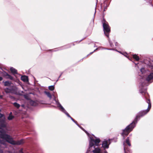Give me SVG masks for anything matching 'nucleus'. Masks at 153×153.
I'll use <instances>...</instances> for the list:
<instances>
[{"mask_svg": "<svg viewBox=\"0 0 153 153\" xmlns=\"http://www.w3.org/2000/svg\"><path fill=\"white\" fill-rule=\"evenodd\" d=\"M21 79L24 82H27L28 81V78L27 76H23L21 77Z\"/></svg>", "mask_w": 153, "mask_h": 153, "instance_id": "f8f14e48", "label": "nucleus"}, {"mask_svg": "<svg viewBox=\"0 0 153 153\" xmlns=\"http://www.w3.org/2000/svg\"><path fill=\"white\" fill-rule=\"evenodd\" d=\"M116 51H117V52H118L120 53H122L120 51H117V50H116Z\"/></svg>", "mask_w": 153, "mask_h": 153, "instance_id": "2f4dec72", "label": "nucleus"}, {"mask_svg": "<svg viewBox=\"0 0 153 153\" xmlns=\"http://www.w3.org/2000/svg\"><path fill=\"white\" fill-rule=\"evenodd\" d=\"M117 42H116L115 43V46H117Z\"/></svg>", "mask_w": 153, "mask_h": 153, "instance_id": "7c9ffc66", "label": "nucleus"}, {"mask_svg": "<svg viewBox=\"0 0 153 153\" xmlns=\"http://www.w3.org/2000/svg\"><path fill=\"white\" fill-rule=\"evenodd\" d=\"M124 150L125 151V146H124Z\"/></svg>", "mask_w": 153, "mask_h": 153, "instance_id": "72a5a7b5", "label": "nucleus"}, {"mask_svg": "<svg viewBox=\"0 0 153 153\" xmlns=\"http://www.w3.org/2000/svg\"><path fill=\"white\" fill-rule=\"evenodd\" d=\"M109 140H105L103 142L102 144V148L104 150L105 149H108L109 147V144L108 143L109 142Z\"/></svg>", "mask_w": 153, "mask_h": 153, "instance_id": "1a4fd4ad", "label": "nucleus"}, {"mask_svg": "<svg viewBox=\"0 0 153 153\" xmlns=\"http://www.w3.org/2000/svg\"><path fill=\"white\" fill-rule=\"evenodd\" d=\"M18 153H24L23 152V149H21L19 150L18 151Z\"/></svg>", "mask_w": 153, "mask_h": 153, "instance_id": "a878e982", "label": "nucleus"}, {"mask_svg": "<svg viewBox=\"0 0 153 153\" xmlns=\"http://www.w3.org/2000/svg\"><path fill=\"white\" fill-rule=\"evenodd\" d=\"M62 74H61V75H60V76H59V78L60 77V76H61Z\"/></svg>", "mask_w": 153, "mask_h": 153, "instance_id": "f704fd0d", "label": "nucleus"}, {"mask_svg": "<svg viewBox=\"0 0 153 153\" xmlns=\"http://www.w3.org/2000/svg\"><path fill=\"white\" fill-rule=\"evenodd\" d=\"M2 97H3V96H2L0 95V98H2Z\"/></svg>", "mask_w": 153, "mask_h": 153, "instance_id": "473e14b6", "label": "nucleus"}, {"mask_svg": "<svg viewBox=\"0 0 153 153\" xmlns=\"http://www.w3.org/2000/svg\"><path fill=\"white\" fill-rule=\"evenodd\" d=\"M102 22L103 25V31L105 35L109 37V33L110 32V27L108 25L107 22H106L105 19H103Z\"/></svg>", "mask_w": 153, "mask_h": 153, "instance_id": "423d86ee", "label": "nucleus"}, {"mask_svg": "<svg viewBox=\"0 0 153 153\" xmlns=\"http://www.w3.org/2000/svg\"><path fill=\"white\" fill-rule=\"evenodd\" d=\"M4 116V115L0 113V118Z\"/></svg>", "mask_w": 153, "mask_h": 153, "instance_id": "bb28decb", "label": "nucleus"}, {"mask_svg": "<svg viewBox=\"0 0 153 153\" xmlns=\"http://www.w3.org/2000/svg\"><path fill=\"white\" fill-rule=\"evenodd\" d=\"M22 93H23V91H22Z\"/></svg>", "mask_w": 153, "mask_h": 153, "instance_id": "ea45409f", "label": "nucleus"}, {"mask_svg": "<svg viewBox=\"0 0 153 153\" xmlns=\"http://www.w3.org/2000/svg\"><path fill=\"white\" fill-rule=\"evenodd\" d=\"M108 40H109V44H110V45L111 46V47H112V43H111V42H110V41H109V39H108Z\"/></svg>", "mask_w": 153, "mask_h": 153, "instance_id": "cd10ccee", "label": "nucleus"}, {"mask_svg": "<svg viewBox=\"0 0 153 153\" xmlns=\"http://www.w3.org/2000/svg\"><path fill=\"white\" fill-rule=\"evenodd\" d=\"M2 78L0 76V81H1L2 80Z\"/></svg>", "mask_w": 153, "mask_h": 153, "instance_id": "c756f323", "label": "nucleus"}, {"mask_svg": "<svg viewBox=\"0 0 153 153\" xmlns=\"http://www.w3.org/2000/svg\"><path fill=\"white\" fill-rule=\"evenodd\" d=\"M97 49V48L93 52H91L90 54H91L92 53L94 52Z\"/></svg>", "mask_w": 153, "mask_h": 153, "instance_id": "c85d7f7f", "label": "nucleus"}, {"mask_svg": "<svg viewBox=\"0 0 153 153\" xmlns=\"http://www.w3.org/2000/svg\"><path fill=\"white\" fill-rule=\"evenodd\" d=\"M10 71L14 74H17V70L13 67L10 68Z\"/></svg>", "mask_w": 153, "mask_h": 153, "instance_id": "4468645a", "label": "nucleus"}, {"mask_svg": "<svg viewBox=\"0 0 153 153\" xmlns=\"http://www.w3.org/2000/svg\"><path fill=\"white\" fill-rule=\"evenodd\" d=\"M133 58L137 61H138L139 60V57L136 54L133 55Z\"/></svg>", "mask_w": 153, "mask_h": 153, "instance_id": "aec40b11", "label": "nucleus"}, {"mask_svg": "<svg viewBox=\"0 0 153 153\" xmlns=\"http://www.w3.org/2000/svg\"><path fill=\"white\" fill-rule=\"evenodd\" d=\"M149 71L145 68H143L140 69V72L139 73V76L141 77L140 85V92L142 95H148L146 93V86L149 85V82L153 79V73H152L146 79V76L148 74Z\"/></svg>", "mask_w": 153, "mask_h": 153, "instance_id": "f03ea898", "label": "nucleus"}, {"mask_svg": "<svg viewBox=\"0 0 153 153\" xmlns=\"http://www.w3.org/2000/svg\"><path fill=\"white\" fill-rule=\"evenodd\" d=\"M125 54H126V53H125Z\"/></svg>", "mask_w": 153, "mask_h": 153, "instance_id": "a19ab883", "label": "nucleus"}, {"mask_svg": "<svg viewBox=\"0 0 153 153\" xmlns=\"http://www.w3.org/2000/svg\"><path fill=\"white\" fill-rule=\"evenodd\" d=\"M53 100L55 101L56 104L57 105V106L59 108V110L62 112L63 111H65V109L60 104L58 100H56V99L55 97H54Z\"/></svg>", "mask_w": 153, "mask_h": 153, "instance_id": "0eeeda50", "label": "nucleus"}, {"mask_svg": "<svg viewBox=\"0 0 153 153\" xmlns=\"http://www.w3.org/2000/svg\"><path fill=\"white\" fill-rule=\"evenodd\" d=\"M145 98L146 100L147 103L148 104L147 109L140 112L138 115L136 116L134 119L133 121L130 125L127 126L124 129L122 130L123 131L121 133V135L123 137L124 139V138L125 136H127L135 127V125L138 120V118L142 117L146 114L149 111L151 108V105L150 99L147 100L146 98Z\"/></svg>", "mask_w": 153, "mask_h": 153, "instance_id": "7ed1b4c3", "label": "nucleus"}, {"mask_svg": "<svg viewBox=\"0 0 153 153\" xmlns=\"http://www.w3.org/2000/svg\"><path fill=\"white\" fill-rule=\"evenodd\" d=\"M45 93L47 96L50 99H51L52 96L50 92H48L45 91Z\"/></svg>", "mask_w": 153, "mask_h": 153, "instance_id": "a211bd4d", "label": "nucleus"}, {"mask_svg": "<svg viewBox=\"0 0 153 153\" xmlns=\"http://www.w3.org/2000/svg\"><path fill=\"white\" fill-rule=\"evenodd\" d=\"M94 137H90L88 148L86 153H94V149L95 146H98L100 142L99 138H97L94 136Z\"/></svg>", "mask_w": 153, "mask_h": 153, "instance_id": "20e7f679", "label": "nucleus"}, {"mask_svg": "<svg viewBox=\"0 0 153 153\" xmlns=\"http://www.w3.org/2000/svg\"><path fill=\"white\" fill-rule=\"evenodd\" d=\"M135 64V65H137V64H138V63H137V64Z\"/></svg>", "mask_w": 153, "mask_h": 153, "instance_id": "58836bf2", "label": "nucleus"}, {"mask_svg": "<svg viewBox=\"0 0 153 153\" xmlns=\"http://www.w3.org/2000/svg\"><path fill=\"white\" fill-rule=\"evenodd\" d=\"M94 137H90L88 148L86 153H94V149L95 146H98L100 142L99 138H97L94 136Z\"/></svg>", "mask_w": 153, "mask_h": 153, "instance_id": "39448f33", "label": "nucleus"}, {"mask_svg": "<svg viewBox=\"0 0 153 153\" xmlns=\"http://www.w3.org/2000/svg\"><path fill=\"white\" fill-rule=\"evenodd\" d=\"M108 50H113V49H107Z\"/></svg>", "mask_w": 153, "mask_h": 153, "instance_id": "e433bc0d", "label": "nucleus"}, {"mask_svg": "<svg viewBox=\"0 0 153 153\" xmlns=\"http://www.w3.org/2000/svg\"><path fill=\"white\" fill-rule=\"evenodd\" d=\"M0 143H1L4 144L2 142H1V140H0Z\"/></svg>", "mask_w": 153, "mask_h": 153, "instance_id": "c9c22d12", "label": "nucleus"}, {"mask_svg": "<svg viewBox=\"0 0 153 153\" xmlns=\"http://www.w3.org/2000/svg\"><path fill=\"white\" fill-rule=\"evenodd\" d=\"M11 82L9 81H6L4 82V85L5 86H10L11 85Z\"/></svg>", "mask_w": 153, "mask_h": 153, "instance_id": "f3484780", "label": "nucleus"}, {"mask_svg": "<svg viewBox=\"0 0 153 153\" xmlns=\"http://www.w3.org/2000/svg\"><path fill=\"white\" fill-rule=\"evenodd\" d=\"M95 146H94V153H108L106 150H105L103 152L98 147L95 148Z\"/></svg>", "mask_w": 153, "mask_h": 153, "instance_id": "6e6552de", "label": "nucleus"}, {"mask_svg": "<svg viewBox=\"0 0 153 153\" xmlns=\"http://www.w3.org/2000/svg\"><path fill=\"white\" fill-rule=\"evenodd\" d=\"M11 114H12V112H10L9 116H8V117H7V119L9 120H12L14 118V116H12L11 115Z\"/></svg>", "mask_w": 153, "mask_h": 153, "instance_id": "6ab92c4d", "label": "nucleus"}, {"mask_svg": "<svg viewBox=\"0 0 153 153\" xmlns=\"http://www.w3.org/2000/svg\"><path fill=\"white\" fill-rule=\"evenodd\" d=\"M4 76H5V77L11 80H12L13 79V78L12 76L8 74L7 73L5 72L4 74Z\"/></svg>", "mask_w": 153, "mask_h": 153, "instance_id": "ddd939ff", "label": "nucleus"}, {"mask_svg": "<svg viewBox=\"0 0 153 153\" xmlns=\"http://www.w3.org/2000/svg\"><path fill=\"white\" fill-rule=\"evenodd\" d=\"M7 123L5 116L0 118V139L5 140L7 142L13 145H20L23 143V140L16 141L13 140V138L10 135L6 134V131L2 128L6 127Z\"/></svg>", "mask_w": 153, "mask_h": 153, "instance_id": "f257e3e1", "label": "nucleus"}, {"mask_svg": "<svg viewBox=\"0 0 153 153\" xmlns=\"http://www.w3.org/2000/svg\"><path fill=\"white\" fill-rule=\"evenodd\" d=\"M126 143L129 146H131V144L130 143L129 139L128 138V137L127 139H126Z\"/></svg>", "mask_w": 153, "mask_h": 153, "instance_id": "4be33fe9", "label": "nucleus"}, {"mask_svg": "<svg viewBox=\"0 0 153 153\" xmlns=\"http://www.w3.org/2000/svg\"><path fill=\"white\" fill-rule=\"evenodd\" d=\"M9 87L11 89L12 93L16 94L17 90V88L16 86L11 85Z\"/></svg>", "mask_w": 153, "mask_h": 153, "instance_id": "9d476101", "label": "nucleus"}, {"mask_svg": "<svg viewBox=\"0 0 153 153\" xmlns=\"http://www.w3.org/2000/svg\"><path fill=\"white\" fill-rule=\"evenodd\" d=\"M4 91L6 93H12V91H11V89L9 87L8 88H6L4 89Z\"/></svg>", "mask_w": 153, "mask_h": 153, "instance_id": "dca6fc26", "label": "nucleus"}, {"mask_svg": "<svg viewBox=\"0 0 153 153\" xmlns=\"http://www.w3.org/2000/svg\"><path fill=\"white\" fill-rule=\"evenodd\" d=\"M4 91L6 93H12V91H11V89L9 87L8 88H6L4 89Z\"/></svg>", "mask_w": 153, "mask_h": 153, "instance_id": "2eb2a0df", "label": "nucleus"}, {"mask_svg": "<svg viewBox=\"0 0 153 153\" xmlns=\"http://www.w3.org/2000/svg\"><path fill=\"white\" fill-rule=\"evenodd\" d=\"M68 117H70L71 119L75 123L77 126H78L79 125H78V124H77V122L76 121H75L70 116V115L68 113V112L66 111L65 110V111H62Z\"/></svg>", "mask_w": 153, "mask_h": 153, "instance_id": "9b49d317", "label": "nucleus"}, {"mask_svg": "<svg viewBox=\"0 0 153 153\" xmlns=\"http://www.w3.org/2000/svg\"><path fill=\"white\" fill-rule=\"evenodd\" d=\"M9 97L12 100H14L15 99V97H13V96H11V95H9Z\"/></svg>", "mask_w": 153, "mask_h": 153, "instance_id": "393cba45", "label": "nucleus"}, {"mask_svg": "<svg viewBox=\"0 0 153 153\" xmlns=\"http://www.w3.org/2000/svg\"><path fill=\"white\" fill-rule=\"evenodd\" d=\"M13 105L15 107L18 108H19L20 107V105L19 104L16 102L14 103H13Z\"/></svg>", "mask_w": 153, "mask_h": 153, "instance_id": "412c9836", "label": "nucleus"}, {"mask_svg": "<svg viewBox=\"0 0 153 153\" xmlns=\"http://www.w3.org/2000/svg\"><path fill=\"white\" fill-rule=\"evenodd\" d=\"M26 95H24V97H25V98H26Z\"/></svg>", "mask_w": 153, "mask_h": 153, "instance_id": "4c0bfd02", "label": "nucleus"}, {"mask_svg": "<svg viewBox=\"0 0 153 153\" xmlns=\"http://www.w3.org/2000/svg\"><path fill=\"white\" fill-rule=\"evenodd\" d=\"M54 88V85H51L49 86L48 87V89L51 91H53Z\"/></svg>", "mask_w": 153, "mask_h": 153, "instance_id": "b1692460", "label": "nucleus"}, {"mask_svg": "<svg viewBox=\"0 0 153 153\" xmlns=\"http://www.w3.org/2000/svg\"><path fill=\"white\" fill-rule=\"evenodd\" d=\"M1 146H0V153H3V151L2 150L3 149L1 148ZM6 153H13L11 152H10L9 151H7Z\"/></svg>", "mask_w": 153, "mask_h": 153, "instance_id": "5701e85b", "label": "nucleus"}]
</instances>
